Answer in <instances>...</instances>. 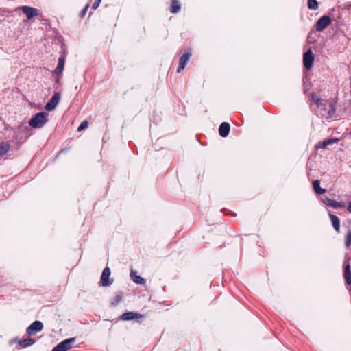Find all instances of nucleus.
<instances>
[{
	"label": "nucleus",
	"mask_w": 351,
	"mask_h": 351,
	"mask_svg": "<svg viewBox=\"0 0 351 351\" xmlns=\"http://www.w3.org/2000/svg\"><path fill=\"white\" fill-rule=\"evenodd\" d=\"M47 117L46 112L37 113L29 120V125L34 128H40L47 122Z\"/></svg>",
	"instance_id": "f257e3e1"
},
{
	"label": "nucleus",
	"mask_w": 351,
	"mask_h": 351,
	"mask_svg": "<svg viewBox=\"0 0 351 351\" xmlns=\"http://www.w3.org/2000/svg\"><path fill=\"white\" fill-rule=\"evenodd\" d=\"M75 342V338L72 337L64 340L54 347L51 351H67L72 348V345Z\"/></svg>",
	"instance_id": "f03ea898"
},
{
	"label": "nucleus",
	"mask_w": 351,
	"mask_h": 351,
	"mask_svg": "<svg viewBox=\"0 0 351 351\" xmlns=\"http://www.w3.org/2000/svg\"><path fill=\"white\" fill-rule=\"evenodd\" d=\"M191 49H186L179 60V65L177 69L178 73H180L186 66L191 56Z\"/></svg>",
	"instance_id": "7ed1b4c3"
},
{
	"label": "nucleus",
	"mask_w": 351,
	"mask_h": 351,
	"mask_svg": "<svg viewBox=\"0 0 351 351\" xmlns=\"http://www.w3.org/2000/svg\"><path fill=\"white\" fill-rule=\"evenodd\" d=\"M26 16L28 20L32 19V18L37 16L40 14V12L38 9L27 6L23 5L19 8Z\"/></svg>",
	"instance_id": "20e7f679"
},
{
	"label": "nucleus",
	"mask_w": 351,
	"mask_h": 351,
	"mask_svg": "<svg viewBox=\"0 0 351 351\" xmlns=\"http://www.w3.org/2000/svg\"><path fill=\"white\" fill-rule=\"evenodd\" d=\"M314 59L315 56L313 53L311 49H308L303 55L304 66L307 69H310L313 66Z\"/></svg>",
	"instance_id": "39448f33"
},
{
	"label": "nucleus",
	"mask_w": 351,
	"mask_h": 351,
	"mask_svg": "<svg viewBox=\"0 0 351 351\" xmlns=\"http://www.w3.org/2000/svg\"><path fill=\"white\" fill-rule=\"evenodd\" d=\"M331 23V19L328 16H322L316 23L315 27L317 31L322 32Z\"/></svg>",
	"instance_id": "423d86ee"
},
{
	"label": "nucleus",
	"mask_w": 351,
	"mask_h": 351,
	"mask_svg": "<svg viewBox=\"0 0 351 351\" xmlns=\"http://www.w3.org/2000/svg\"><path fill=\"white\" fill-rule=\"evenodd\" d=\"M60 99V93L57 92L55 93L53 96L51 97V99L49 100V101L47 102V104L45 105V108L47 111H51L56 108L57 105L59 103V101Z\"/></svg>",
	"instance_id": "0eeeda50"
},
{
	"label": "nucleus",
	"mask_w": 351,
	"mask_h": 351,
	"mask_svg": "<svg viewBox=\"0 0 351 351\" xmlns=\"http://www.w3.org/2000/svg\"><path fill=\"white\" fill-rule=\"evenodd\" d=\"M110 270L109 267H107L103 270L102 274H101L100 282L102 286H104V287L109 286L112 283L113 280L110 279Z\"/></svg>",
	"instance_id": "6e6552de"
},
{
	"label": "nucleus",
	"mask_w": 351,
	"mask_h": 351,
	"mask_svg": "<svg viewBox=\"0 0 351 351\" xmlns=\"http://www.w3.org/2000/svg\"><path fill=\"white\" fill-rule=\"evenodd\" d=\"M43 328V324L40 321H35L30 324L27 328V332L29 335H34L36 332L40 331Z\"/></svg>",
	"instance_id": "1a4fd4ad"
},
{
	"label": "nucleus",
	"mask_w": 351,
	"mask_h": 351,
	"mask_svg": "<svg viewBox=\"0 0 351 351\" xmlns=\"http://www.w3.org/2000/svg\"><path fill=\"white\" fill-rule=\"evenodd\" d=\"M323 203H324L326 205L332 207L333 208H343L345 207V203L343 202H338L335 200L331 199L328 197H324L322 199Z\"/></svg>",
	"instance_id": "9d476101"
},
{
	"label": "nucleus",
	"mask_w": 351,
	"mask_h": 351,
	"mask_svg": "<svg viewBox=\"0 0 351 351\" xmlns=\"http://www.w3.org/2000/svg\"><path fill=\"white\" fill-rule=\"evenodd\" d=\"M219 132L222 137L227 136L230 132V125L226 122L222 123L219 126Z\"/></svg>",
	"instance_id": "9b49d317"
},
{
	"label": "nucleus",
	"mask_w": 351,
	"mask_h": 351,
	"mask_svg": "<svg viewBox=\"0 0 351 351\" xmlns=\"http://www.w3.org/2000/svg\"><path fill=\"white\" fill-rule=\"evenodd\" d=\"M338 141H339L338 138H336L324 140L322 142L319 143L316 145V148L317 149L326 148L329 145H332L333 143H337Z\"/></svg>",
	"instance_id": "f8f14e48"
},
{
	"label": "nucleus",
	"mask_w": 351,
	"mask_h": 351,
	"mask_svg": "<svg viewBox=\"0 0 351 351\" xmlns=\"http://www.w3.org/2000/svg\"><path fill=\"white\" fill-rule=\"evenodd\" d=\"M329 217L334 229L339 232L340 230L339 219L336 215L332 214H329Z\"/></svg>",
	"instance_id": "ddd939ff"
},
{
	"label": "nucleus",
	"mask_w": 351,
	"mask_h": 351,
	"mask_svg": "<svg viewBox=\"0 0 351 351\" xmlns=\"http://www.w3.org/2000/svg\"><path fill=\"white\" fill-rule=\"evenodd\" d=\"M343 276L346 283L349 285H351V271L350 266L349 264H347L344 267Z\"/></svg>",
	"instance_id": "4468645a"
},
{
	"label": "nucleus",
	"mask_w": 351,
	"mask_h": 351,
	"mask_svg": "<svg viewBox=\"0 0 351 351\" xmlns=\"http://www.w3.org/2000/svg\"><path fill=\"white\" fill-rule=\"evenodd\" d=\"M64 62H65L64 58H63V57L59 58L58 66L56 68V69L54 70V73L56 75H60L62 72L64 66Z\"/></svg>",
	"instance_id": "2eb2a0df"
},
{
	"label": "nucleus",
	"mask_w": 351,
	"mask_h": 351,
	"mask_svg": "<svg viewBox=\"0 0 351 351\" xmlns=\"http://www.w3.org/2000/svg\"><path fill=\"white\" fill-rule=\"evenodd\" d=\"M10 149V145L8 142L0 143V156H3L8 152Z\"/></svg>",
	"instance_id": "dca6fc26"
},
{
	"label": "nucleus",
	"mask_w": 351,
	"mask_h": 351,
	"mask_svg": "<svg viewBox=\"0 0 351 351\" xmlns=\"http://www.w3.org/2000/svg\"><path fill=\"white\" fill-rule=\"evenodd\" d=\"M319 184V181L318 180H315L313 182V188L317 194L322 195L326 192V190L321 188Z\"/></svg>",
	"instance_id": "f3484780"
},
{
	"label": "nucleus",
	"mask_w": 351,
	"mask_h": 351,
	"mask_svg": "<svg viewBox=\"0 0 351 351\" xmlns=\"http://www.w3.org/2000/svg\"><path fill=\"white\" fill-rule=\"evenodd\" d=\"M130 277L132 280L136 284H144L145 280L139 276H137L133 271L130 272Z\"/></svg>",
	"instance_id": "a211bd4d"
},
{
	"label": "nucleus",
	"mask_w": 351,
	"mask_h": 351,
	"mask_svg": "<svg viewBox=\"0 0 351 351\" xmlns=\"http://www.w3.org/2000/svg\"><path fill=\"white\" fill-rule=\"evenodd\" d=\"M180 10V4L178 0L171 1V12L172 13H177Z\"/></svg>",
	"instance_id": "6ab92c4d"
},
{
	"label": "nucleus",
	"mask_w": 351,
	"mask_h": 351,
	"mask_svg": "<svg viewBox=\"0 0 351 351\" xmlns=\"http://www.w3.org/2000/svg\"><path fill=\"white\" fill-rule=\"evenodd\" d=\"M35 343V340L32 338H27L19 341L21 346L25 348L33 345Z\"/></svg>",
	"instance_id": "aec40b11"
},
{
	"label": "nucleus",
	"mask_w": 351,
	"mask_h": 351,
	"mask_svg": "<svg viewBox=\"0 0 351 351\" xmlns=\"http://www.w3.org/2000/svg\"><path fill=\"white\" fill-rule=\"evenodd\" d=\"M137 316V314L132 312L125 313L121 315V319L123 320H131L136 318Z\"/></svg>",
	"instance_id": "412c9836"
},
{
	"label": "nucleus",
	"mask_w": 351,
	"mask_h": 351,
	"mask_svg": "<svg viewBox=\"0 0 351 351\" xmlns=\"http://www.w3.org/2000/svg\"><path fill=\"white\" fill-rule=\"evenodd\" d=\"M351 245V230H348L345 236V246L348 248Z\"/></svg>",
	"instance_id": "4be33fe9"
},
{
	"label": "nucleus",
	"mask_w": 351,
	"mask_h": 351,
	"mask_svg": "<svg viewBox=\"0 0 351 351\" xmlns=\"http://www.w3.org/2000/svg\"><path fill=\"white\" fill-rule=\"evenodd\" d=\"M308 8L311 10H317L318 3L317 0H308Z\"/></svg>",
	"instance_id": "5701e85b"
},
{
	"label": "nucleus",
	"mask_w": 351,
	"mask_h": 351,
	"mask_svg": "<svg viewBox=\"0 0 351 351\" xmlns=\"http://www.w3.org/2000/svg\"><path fill=\"white\" fill-rule=\"evenodd\" d=\"M88 127V122L86 121H83L77 128V131H82L86 129Z\"/></svg>",
	"instance_id": "b1692460"
},
{
	"label": "nucleus",
	"mask_w": 351,
	"mask_h": 351,
	"mask_svg": "<svg viewBox=\"0 0 351 351\" xmlns=\"http://www.w3.org/2000/svg\"><path fill=\"white\" fill-rule=\"evenodd\" d=\"M329 111H328V117H331L334 114L335 112V106L330 104L329 105Z\"/></svg>",
	"instance_id": "393cba45"
},
{
	"label": "nucleus",
	"mask_w": 351,
	"mask_h": 351,
	"mask_svg": "<svg viewBox=\"0 0 351 351\" xmlns=\"http://www.w3.org/2000/svg\"><path fill=\"white\" fill-rule=\"evenodd\" d=\"M101 1V0H95V1L92 5V8L96 10L99 7Z\"/></svg>",
	"instance_id": "a878e982"
},
{
	"label": "nucleus",
	"mask_w": 351,
	"mask_h": 351,
	"mask_svg": "<svg viewBox=\"0 0 351 351\" xmlns=\"http://www.w3.org/2000/svg\"><path fill=\"white\" fill-rule=\"evenodd\" d=\"M88 7H89V5H88V4H87V5L84 7V8L81 11V12H80V16H84L86 14V12H87V10H88Z\"/></svg>",
	"instance_id": "bb28decb"
},
{
	"label": "nucleus",
	"mask_w": 351,
	"mask_h": 351,
	"mask_svg": "<svg viewBox=\"0 0 351 351\" xmlns=\"http://www.w3.org/2000/svg\"><path fill=\"white\" fill-rule=\"evenodd\" d=\"M347 209L350 213H351V202L348 204Z\"/></svg>",
	"instance_id": "cd10ccee"
},
{
	"label": "nucleus",
	"mask_w": 351,
	"mask_h": 351,
	"mask_svg": "<svg viewBox=\"0 0 351 351\" xmlns=\"http://www.w3.org/2000/svg\"><path fill=\"white\" fill-rule=\"evenodd\" d=\"M313 98V100L317 104H319V98Z\"/></svg>",
	"instance_id": "c85d7f7f"
},
{
	"label": "nucleus",
	"mask_w": 351,
	"mask_h": 351,
	"mask_svg": "<svg viewBox=\"0 0 351 351\" xmlns=\"http://www.w3.org/2000/svg\"><path fill=\"white\" fill-rule=\"evenodd\" d=\"M120 300V298L119 297V298L117 300V302H119Z\"/></svg>",
	"instance_id": "c756f323"
}]
</instances>
